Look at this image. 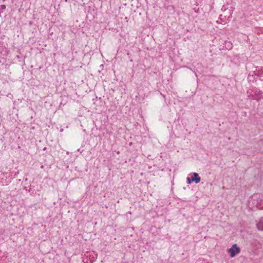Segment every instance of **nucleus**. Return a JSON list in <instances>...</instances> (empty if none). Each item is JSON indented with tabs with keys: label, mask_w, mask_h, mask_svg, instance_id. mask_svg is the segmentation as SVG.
<instances>
[{
	"label": "nucleus",
	"mask_w": 263,
	"mask_h": 263,
	"mask_svg": "<svg viewBox=\"0 0 263 263\" xmlns=\"http://www.w3.org/2000/svg\"><path fill=\"white\" fill-rule=\"evenodd\" d=\"M228 251L231 257H234L240 253V249L236 244H234L231 248L228 249Z\"/></svg>",
	"instance_id": "f257e3e1"
},
{
	"label": "nucleus",
	"mask_w": 263,
	"mask_h": 263,
	"mask_svg": "<svg viewBox=\"0 0 263 263\" xmlns=\"http://www.w3.org/2000/svg\"><path fill=\"white\" fill-rule=\"evenodd\" d=\"M193 175V177L192 178V181H194L196 183H198L199 182H200L201 178L199 177L198 174L197 173H194Z\"/></svg>",
	"instance_id": "f03ea898"
},
{
	"label": "nucleus",
	"mask_w": 263,
	"mask_h": 263,
	"mask_svg": "<svg viewBox=\"0 0 263 263\" xmlns=\"http://www.w3.org/2000/svg\"><path fill=\"white\" fill-rule=\"evenodd\" d=\"M256 227L258 230L263 231V217H261L256 223Z\"/></svg>",
	"instance_id": "7ed1b4c3"
},
{
	"label": "nucleus",
	"mask_w": 263,
	"mask_h": 263,
	"mask_svg": "<svg viewBox=\"0 0 263 263\" xmlns=\"http://www.w3.org/2000/svg\"><path fill=\"white\" fill-rule=\"evenodd\" d=\"M226 45L227 49H231L232 48V45L230 42L226 43Z\"/></svg>",
	"instance_id": "20e7f679"
},
{
	"label": "nucleus",
	"mask_w": 263,
	"mask_h": 263,
	"mask_svg": "<svg viewBox=\"0 0 263 263\" xmlns=\"http://www.w3.org/2000/svg\"><path fill=\"white\" fill-rule=\"evenodd\" d=\"M6 8V7L5 5H0V11L5 10ZM2 12H3V11H2Z\"/></svg>",
	"instance_id": "39448f33"
},
{
	"label": "nucleus",
	"mask_w": 263,
	"mask_h": 263,
	"mask_svg": "<svg viewBox=\"0 0 263 263\" xmlns=\"http://www.w3.org/2000/svg\"><path fill=\"white\" fill-rule=\"evenodd\" d=\"M4 176V174L3 172H0V178H2V179H4L3 177Z\"/></svg>",
	"instance_id": "423d86ee"
},
{
	"label": "nucleus",
	"mask_w": 263,
	"mask_h": 263,
	"mask_svg": "<svg viewBox=\"0 0 263 263\" xmlns=\"http://www.w3.org/2000/svg\"><path fill=\"white\" fill-rule=\"evenodd\" d=\"M187 183L189 184H190L191 182H193V181H192V179H191L190 177H187Z\"/></svg>",
	"instance_id": "0eeeda50"
},
{
	"label": "nucleus",
	"mask_w": 263,
	"mask_h": 263,
	"mask_svg": "<svg viewBox=\"0 0 263 263\" xmlns=\"http://www.w3.org/2000/svg\"><path fill=\"white\" fill-rule=\"evenodd\" d=\"M3 183V181L0 180V183Z\"/></svg>",
	"instance_id": "6e6552de"
}]
</instances>
